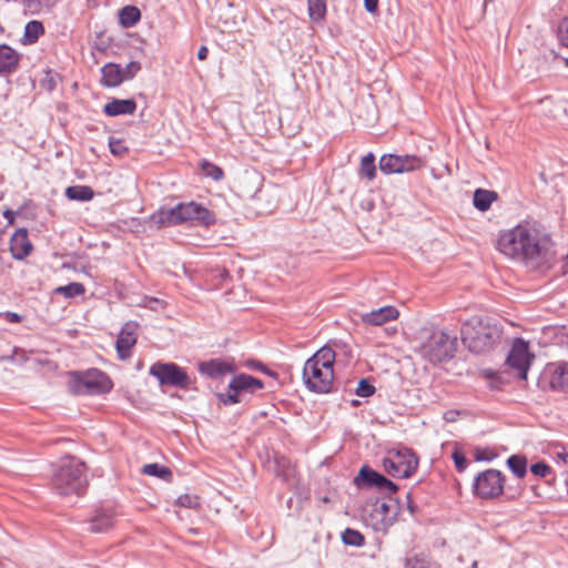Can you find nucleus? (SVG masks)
<instances>
[{"instance_id": "f257e3e1", "label": "nucleus", "mask_w": 568, "mask_h": 568, "mask_svg": "<svg viewBox=\"0 0 568 568\" xmlns=\"http://www.w3.org/2000/svg\"><path fill=\"white\" fill-rule=\"evenodd\" d=\"M552 246L554 244L547 235L540 236L527 224H518L511 230L503 232L498 237V248L503 254L535 266H544L551 262L555 254Z\"/></svg>"}, {"instance_id": "f03ea898", "label": "nucleus", "mask_w": 568, "mask_h": 568, "mask_svg": "<svg viewBox=\"0 0 568 568\" xmlns=\"http://www.w3.org/2000/svg\"><path fill=\"white\" fill-rule=\"evenodd\" d=\"M503 327L490 316L475 315L460 327V339L467 349L476 355H486L499 344Z\"/></svg>"}, {"instance_id": "7ed1b4c3", "label": "nucleus", "mask_w": 568, "mask_h": 568, "mask_svg": "<svg viewBox=\"0 0 568 568\" xmlns=\"http://www.w3.org/2000/svg\"><path fill=\"white\" fill-rule=\"evenodd\" d=\"M51 485L60 496L84 495L88 487L87 465L77 457L63 458L53 471Z\"/></svg>"}, {"instance_id": "20e7f679", "label": "nucleus", "mask_w": 568, "mask_h": 568, "mask_svg": "<svg viewBox=\"0 0 568 568\" xmlns=\"http://www.w3.org/2000/svg\"><path fill=\"white\" fill-rule=\"evenodd\" d=\"M112 388L110 376L98 368L71 373L69 389L73 395H102L110 393Z\"/></svg>"}, {"instance_id": "39448f33", "label": "nucleus", "mask_w": 568, "mask_h": 568, "mask_svg": "<svg viewBox=\"0 0 568 568\" xmlns=\"http://www.w3.org/2000/svg\"><path fill=\"white\" fill-rule=\"evenodd\" d=\"M458 338L445 331L434 332L423 345L424 357L433 365L447 363L455 357Z\"/></svg>"}, {"instance_id": "423d86ee", "label": "nucleus", "mask_w": 568, "mask_h": 568, "mask_svg": "<svg viewBox=\"0 0 568 568\" xmlns=\"http://www.w3.org/2000/svg\"><path fill=\"white\" fill-rule=\"evenodd\" d=\"M384 470L394 478H409L418 467V457L407 447L389 450L383 458Z\"/></svg>"}, {"instance_id": "0eeeda50", "label": "nucleus", "mask_w": 568, "mask_h": 568, "mask_svg": "<svg viewBox=\"0 0 568 568\" xmlns=\"http://www.w3.org/2000/svg\"><path fill=\"white\" fill-rule=\"evenodd\" d=\"M149 374L155 377L161 386H171L180 389H196L195 378L192 379L187 372L175 363L156 362L151 365Z\"/></svg>"}, {"instance_id": "6e6552de", "label": "nucleus", "mask_w": 568, "mask_h": 568, "mask_svg": "<svg viewBox=\"0 0 568 568\" xmlns=\"http://www.w3.org/2000/svg\"><path fill=\"white\" fill-rule=\"evenodd\" d=\"M506 476L498 469L489 468L478 473L473 481V494L485 500L496 499L505 494Z\"/></svg>"}, {"instance_id": "1a4fd4ad", "label": "nucleus", "mask_w": 568, "mask_h": 568, "mask_svg": "<svg viewBox=\"0 0 568 568\" xmlns=\"http://www.w3.org/2000/svg\"><path fill=\"white\" fill-rule=\"evenodd\" d=\"M264 383L262 379L252 375L240 373L230 381L226 393L217 394V398L224 405H234L242 402L245 393L254 394L257 389H262Z\"/></svg>"}, {"instance_id": "9d476101", "label": "nucleus", "mask_w": 568, "mask_h": 568, "mask_svg": "<svg viewBox=\"0 0 568 568\" xmlns=\"http://www.w3.org/2000/svg\"><path fill=\"white\" fill-rule=\"evenodd\" d=\"M302 377L306 388L313 393L327 394L333 390L334 369L323 368L316 362H305Z\"/></svg>"}, {"instance_id": "9b49d317", "label": "nucleus", "mask_w": 568, "mask_h": 568, "mask_svg": "<svg viewBox=\"0 0 568 568\" xmlns=\"http://www.w3.org/2000/svg\"><path fill=\"white\" fill-rule=\"evenodd\" d=\"M176 211H180L181 224L210 227L216 223L215 213L194 201L176 204Z\"/></svg>"}, {"instance_id": "f8f14e48", "label": "nucleus", "mask_w": 568, "mask_h": 568, "mask_svg": "<svg viewBox=\"0 0 568 568\" xmlns=\"http://www.w3.org/2000/svg\"><path fill=\"white\" fill-rule=\"evenodd\" d=\"M425 161L417 155L384 154L381 156L378 168L384 174H400L418 170Z\"/></svg>"}, {"instance_id": "ddd939ff", "label": "nucleus", "mask_w": 568, "mask_h": 568, "mask_svg": "<svg viewBox=\"0 0 568 568\" xmlns=\"http://www.w3.org/2000/svg\"><path fill=\"white\" fill-rule=\"evenodd\" d=\"M353 483L358 489L376 488L382 491L387 490L389 494H395L398 490V486L394 481L368 465H363L359 468Z\"/></svg>"}, {"instance_id": "4468645a", "label": "nucleus", "mask_w": 568, "mask_h": 568, "mask_svg": "<svg viewBox=\"0 0 568 568\" xmlns=\"http://www.w3.org/2000/svg\"><path fill=\"white\" fill-rule=\"evenodd\" d=\"M539 385L554 392L568 393V363H549L544 368Z\"/></svg>"}, {"instance_id": "2eb2a0df", "label": "nucleus", "mask_w": 568, "mask_h": 568, "mask_svg": "<svg viewBox=\"0 0 568 568\" xmlns=\"http://www.w3.org/2000/svg\"><path fill=\"white\" fill-rule=\"evenodd\" d=\"M534 357L535 356L531 353H529L528 343L521 338H518L514 343L506 358V363L513 369L517 371V375L520 379H526L530 363L534 359Z\"/></svg>"}, {"instance_id": "dca6fc26", "label": "nucleus", "mask_w": 568, "mask_h": 568, "mask_svg": "<svg viewBox=\"0 0 568 568\" xmlns=\"http://www.w3.org/2000/svg\"><path fill=\"white\" fill-rule=\"evenodd\" d=\"M199 373L211 379H219L237 369L234 359L211 358L197 364Z\"/></svg>"}, {"instance_id": "f3484780", "label": "nucleus", "mask_w": 568, "mask_h": 568, "mask_svg": "<svg viewBox=\"0 0 568 568\" xmlns=\"http://www.w3.org/2000/svg\"><path fill=\"white\" fill-rule=\"evenodd\" d=\"M136 327L134 322L125 323L115 342L116 353L120 359H128L132 354V347L136 344Z\"/></svg>"}, {"instance_id": "a211bd4d", "label": "nucleus", "mask_w": 568, "mask_h": 568, "mask_svg": "<svg viewBox=\"0 0 568 568\" xmlns=\"http://www.w3.org/2000/svg\"><path fill=\"white\" fill-rule=\"evenodd\" d=\"M33 245L26 227L18 229L10 239V252L14 260L22 261L31 254Z\"/></svg>"}, {"instance_id": "6ab92c4d", "label": "nucleus", "mask_w": 568, "mask_h": 568, "mask_svg": "<svg viewBox=\"0 0 568 568\" xmlns=\"http://www.w3.org/2000/svg\"><path fill=\"white\" fill-rule=\"evenodd\" d=\"M398 316L399 311L388 305L361 314V321L367 325L381 326L389 321L397 320Z\"/></svg>"}, {"instance_id": "aec40b11", "label": "nucleus", "mask_w": 568, "mask_h": 568, "mask_svg": "<svg viewBox=\"0 0 568 568\" xmlns=\"http://www.w3.org/2000/svg\"><path fill=\"white\" fill-rule=\"evenodd\" d=\"M136 101L130 99H112L103 105V113L114 118L120 115H132L136 110Z\"/></svg>"}, {"instance_id": "412c9836", "label": "nucleus", "mask_w": 568, "mask_h": 568, "mask_svg": "<svg viewBox=\"0 0 568 568\" xmlns=\"http://www.w3.org/2000/svg\"><path fill=\"white\" fill-rule=\"evenodd\" d=\"M114 511L111 508H99L89 520V530L92 532H104L109 530L114 523Z\"/></svg>"}, {"instance_id": "4be33fe9", "label": "nucleus", "mask_w": 568, "mask_h": 568, "mask_svg": "<svg viewBox=\"0 0 568 568\" xmlns=\"http://www.w3.org/2000/svg\"><path fill=\"white\" fill-rule=\"evenodd\" d=\"M150 222L156 229L181 225L180 211H176V205L171 209L161 207L150 216Z\"/></svg>"}, {"instance_id": "5701e85b", "label": "nucleus", "mask_w": 568, "mask_h": 568, "mask_svg": "<svg viewBox=\"0 0 568 568\" xmlns=\"http://www.w3.org/2000/svg\"><path fill=\"white\" fill-rule=\"evenodd\" d=\"M20 54L10 45L0 44V74H11L19 68Z\"/></svg>"}, {"instance_id": "b1692460", "label": "nucleus", "mask_w": 568, "mask_h": 568, "mask_svg": "<svg viewBox=\"0 0 568 568\" xmlns=\"http://www.w3.org/2000/svg\"><path fill=\"white\" fill-rule=\"evenodd\" d=\"M124 82L122 67L114 62H108L101 68L100 83L104 88H116Z\"/></svg>"}, {"instance_id": "393cba45", "label": "nucleus", "mask_w": 568, "mask_h": 568, "mask_svg": "<svg viewBox=\"0 0 568 568\" xmlns=\"http://www.w3.org/2000/svg\"><path fill=\"white\" fill-rule=\"evenodd\" d=\"M497 199L498 194L495 191L476 189L473 195V204L478 211L486 212Z\"/></svg>"}, {"instance_id": "a878e982", "label": "nucleus", "mask_w": 568, "mask_h": 568, "mask_svg": "<svg viewBox=\"0 0 568 568\" xmlns=\"http://www.w3.org/2000/svg\"><path fill=\"white\" fill-rule=\"evenodd\" d=\"M336 358V353L332 347L325 345L321 347L316 353H314L308 361H313L321 365L323 368L334 369V363Z\"/></svg>"}, {"instance_id": "bb28decb", "label": "nucleus", "mask_w": 568, "mask_h": 568, "mask_svg": "<svg viewBox=\"0 0 568 568\" xmlns=\"http://www.w3.org/2000/svg\"><path fill=\"white\" fill-rule=\"evenodd\" d=\"M70 201H91L94 197V191L89 185H72L68 186L64 192Z\"/></svg>"}, {"instance_id": "cd10ccee", "label": "nucleus", "mask_w": 568, "mask_h": 568, "mask_svg": "<svg viewBox=\"0 0 568 568\" xmlns=\"http://www.w3.org/2000/svg\"><path fill=\"white\" fill-rule=\"evenodd\" d=\"M141 20V11L135 6H125L119 12V22L122 28H132Z\"/></svg>"}, {"instance_id": "c85d7f7f", "label": "nucleus", "mask_w": 568, "mask_h": 568, "mask_svg": "<svg viewBox=\"0 0 568 568\" xmlns=\"http://www.w3.org/2000/svg\"><path fill=\"white\" fill-rule=\"evenodd\" d=\"M44 33V27L41 21L32 20L29 21L24 27V33L22 43L23 44H33Z\"/></svg>"}, {"instance_id": "c756f323", "label": "nucleus", "mask_w": 568, "mask_h": 568, "mask_svg": "<svg viewBox=\"0 0 568 568\" xmlns=\"http://www.w3.org/2000/svg\"><path fill=\"white\" fill-rule=\"evenodd\" d=\"M376 171L375 155L368 152L361 159L358 175L361 179L373 181L376 178Z\"/></svg>"}, {"instance_id": "7c9ffc66", "label": "nucleus", "mask_w": 568, "mask_h": 568, "mask_svg": "<svg viewBox=\"0 0 568 568\" xmlns=\"http://www.w3.org/2000/svg\"><path fill=\"white\" fill-rule=\"evenodd\" d=\"M506 465L518 478H524L527 475L528 460L524 455H511L507 458Z\"/></svg>"}, {"instance_id": "2f4dec72", "label": "nucleus", "mask_w": 568, "mask_h": 568, "mask_svg": "<svg viewBox=\"0 0 568 568\" xmlns=\"http://www.w3.org/2000/svg\"><path fill=\"white\" fill-rule=\"evenodd\" d=\"M142 473L148 476L158 477L168 483H170L173 478L172 470L169 467L160 465L158 463L144 465L142 468Z\"/></svg>"}, {"instance_id": "473e14b6", "label": "nucleus", "mask_w": 568, "mask_h": 568, "mask_svg": "<svg viewBox=\"0 0 568 568\" xmlns=\"http://www.w3.org/2000/svg\"><path fill=\"white\" fill-rule=\"evenodd\" d=\"M307 10L312 21H324L327 12L326 0H307Z\"/></svg>"}, {"instance_id": "72a5a7b5", "label": "nucleus", "mask_w": 568, "mask_h": 568, "mask_svg": "<svg viewBox=\"0 0 568 568\" xmlns=\"http://www.w3.org/2000/svg\"><path fill=\"white\" fill-rule=\"evenodd\" d=\"M199 168L204 176L214 181H221L224 178L223 169L205 159L199 162Z\"/></svg>"}, {"instance_id": "f704fd0d", "label": "nucleus", "mask_w": 568, "mask_h": 568, "mask_svg": "<svg viewBox=\"0 0 568 568\" xmlns=\"http://www.w3.org/2000/svg\"><path fill=\"white\" fill-rule=\"evenodd\" d=\"M342 541L346 546L362 547L365 545L364 535L354 528H346L341 535Z\"/></svg>"}, {"instance_id": "c9c22d12", "label": "nucleus", "mask_w": 568, "mask_h": 568, "mask_svg": "<svg viewBox=\"0 0 568 568\" xmlns=\"http://www.w3.org/2000/svg\"><path fill=\"white\" fill-rule=\"evenodd\" d=\"M405 568H439V565L432 561L425 554H416L406 558Z\"/></svg>"}, {"instance_id": "e433bc0d", "label": "nucleus", "mask_w": 568, "mask_h": 568, "mask_svg": "<svg viewBox=\"0 0 568 568\" xmlns=\"http://www.w3.org/2000/svg\"><path fill=\"white\" fill-rule=\"evenodd\" d=\"M62 81V75L51 69L44 70V77L40 80V87L51 93L57 89L58 82Z\"/></svg>"}, {"instance_id": "4c0bfd02", "label": "nucleus", "mask_w": 568, "mask_h": 568, "mask_svg": "<svg viewBox=\"0 0 568 568\" xmlns=\"http://www.w3.org/2000/svg\"><path fill=\"white\" fill-rule=\"evenodd\" d=\"M85 292V287L82 283L72 282L64 286L55 288V293L63 295L67 298H72L82 295Z\"/></svg>"}, {"instance_id": "58836bf2", "label": "nucleus", "mask_w": 568, "mask_h": 568, "mask_svg": "<svg viewBox=\"0 0 568 568\" xmlns=\"http://www.w3.org/2000/svg\"><path fill=\"white\" fill-rule=\"evenodd\" d=\"M375 392L376 388L368 378H361L355 389V394L364 398L371 397L372 395L375 394Z\"/></svg>"}, {"instance_id": "ea45409f", "label": "nucleus", "mask_w": 568, "mask_h": 568, "mask_svg": "<svg viewBox=\"0 0 568 568\" xmlns=\"http://www.w3.org/2000/svg\"><path fill=\"white\" fill-rule=\"evenodd\" d=\"M109 148L114 156L123 158L129 153V148L124 144V141L113 136L109 139Z\"/></svg>"}, {"instance_id": "a19ab883", "label": "nucleus", "mask_w": 568, "mask_h": 568, "mask_svg": "<svg viewBox=\"0 0 568 568\" xmlns=\"http://www.w3.org/2000/svg\"><path fill=\"white\" fill-rule=\"evenodd\" d=\"M422 490H423V487H422V483L419 481L406 495L407 509L409 510V513L412 515H414L418 511V506L414 503V498H418Z\"/></svg>"}, {"instance_id": "79ce46f5", "label": "nucleus", "mask_w": 568, "mask_h": 568, "mask_svg": "<svg viewBox=\"0 0 568 568\" xmlns=\"http://www.w3.org/2000/svg\"><path fill=\"white\" fill-rule=\"evenodd\" d=\"M176 504L184 508L196 509L201 506L200 498L196 495L184 494L178 497Z\"/></svg>"}, {"instance_id": "37998d69", "label": "nucleus", "mask_w": 568, "mask_h": 568, "mask_svg": "<svg viewBox=\"0 0 568 568\" xmlns=\"http://www.w3.org/2000/svg\"><path fill=\"white\" fill-rule=\"evenodd\" d=\"M530 471L536 477L546 478L552 474V468L546 462L540 460L530 466Z\"/></svg>"}, {"instance_id": "c03bdc74", "label": "nucleus", "mask_w": 568, "mask_h": 568, "mask_svg": "<svg viewBox=\"0 0 568 568\" xmlns=\"http://www.w3.org/2000/svg\"><path fill=\"white\" fill-rule=\"evenodd\" d=\"M142 65L139 61L129 62L125 68H122V77L124 81L132 80L141 71Z\"/></svg>"}, {"instance_id": "a18cd8bd", "label": "nucleus", "mask_w": 568, "mask_h": 568, "mask_svg": "<svg viewBox=\"0 0 568 568\" xmlns=\"http://www.w3.org/2000/svg\"><path fill=\"white\" fill-rule=\"evenodd\" d=\"M452 458L454 460L456 470L458 473L465 471V469L468 466V459L466 458L465 454L459 448H455V450L452 454Z\"/></svg>"}, {"instance_id": "49530a36", "label": "nucleus", "mask_w": 568, "mask_h": 568, "mask_svg": "<svg viewBox=\"0 0 568 568\" xmlns=\"http://www.w3.org/2000/svg\"><path fill=\"white\" fill-rule=\"evenodd\" d=\"M497 455L493 453L488 448H480L477 447L474 452V457L476 462H490L493 460Z\"/></svg>"}, {"instance_id": "de8ad7c7", "label": "nucleus", "mask_w": 568, "mask_h": 568, "mask_svg": "<svg viewBox=\"0 0 568 568\" xmlns=\"http://www.w3.org/2000/svg\"><path fill=\"white\" fill-rule=\"evenodd\" d=\"M558 38L560 43L568 48V17H565L559 23Z\"/></svg>"}, {"instance_id": "09e8293b", "label": "nucleus", "mask_w": 568, "mask_h": 568, "mask_svg": "<svg viewBox=\"0 0 568 568\" xmlns=\"http://www.w3.org/2000/svg\"><path fill=\"white\" fill-rule=\"evenodd\" d=\"M245 366L248 368L255 369V371H260V372L267 374L272 377H275L277 375L275 372H273L268 367H266L262 362L256 361V359H248L246 362Z\"/></svg>"}, {"instance_id": "8fccbe9b", "label": "nucleus", "mask_w": 568, "mask_h": 568, "mask_svg": "<svg viewBox=\"0 0 568 568\" xmlns=\"http://www.w3.org/2000/svg\"><path fill=\"white\" fill-rule=\"evenodd\" d=\"M389 509H390V506L387 503L376 504L375 508H374V511L376 514L382 515V521L385 525L392 524V519L390 518H388V519L386 518L388 513H389Z\"/></svg>"}, {"instance_id": "3c124183", "label": "nucleus", "mask_w": 568, "mask_h": 568, "mask_svg": "<svg viewBox=\"0 0 568 568\" xmlns=\"http://www.w3.org/2000/svg\"><path fill=\"white\" fill-rule=\"evenodd\" d=\"M23 6L32 13H36L41 8V0H23Z\"/></svg>"}, {"instance_id": "603ef678", "label": "nucleus", "mask_w": 568, "mask_h": 568, "mask_svg": "<svg viewBox=\"0 0 568 568\" xmlns=\"http://www.w3.org/2000/svg\"><path fill=\"white\" fill-rule=\"evenodd\" d=\"M379 0H364V8L368 13H376L378 11Z\"/></svg>"}, {"instance_id": "864d4df0", "label": "nucleus", "mask_w": 568, "mask_h": 568, "mask_svg": "<svg viewBox=\"0 0 568 568\" xmlns=\"http://www.w3.org/2000/svg\"><path fill=\"white\" fill-rule=\"evenodd\" d=\"M19 212H14L10 209H7L3 211L2 215L4 219L8 220V224L9 225H12L14 223V219H16V215L18 214Z\"/></svg>"}, {"instance_id": "5fc2aeb1", "label": "nucleus", "mask_w": 568, "mask_h": 568, "mask_svg": "<svg viewBox=\"0 0 568 568\" xmlns=\"http://www.w3.org/2000/svg\"><path fill=\"white\" fill-rule=\"evenodd\" d=\"M6 317L10 323H20L22 321V316L14 312H7Z\"/></svg>"}, {"instance_id": "6e6d98bb", "label": "nucleus", "mask_w": 568, "mask_h": 568, "mask_svg": "<svg viewBox=\"0 0 568 568\" xmlns=\"http://www.w3.org/2000/svg\"><path fill=\"white\" fill-rule=\"evenodd\" d=\"M207 54H209L207 47L206 45H201L199 51H197V59L201 60V61L206 60Z\"/></svg>"}, {"instance_id": "4d7b16f0", "label": "nucleus", "mask_w": 568, "mask_h": 568, "mask_svg": "<svg viewBox=\"0 0 568 568\" xmlns=\"http://www.w3.org/2000/svg\"><path fill=\"white\" fill-rule=\"evenodd\" d=\"M520 495V489H513V488H508L507 493H506V497L508 499H515L516 497H518Z\"/></svg>"}, {"instance_id": "13d9d810", "label": "nucleus", "mask_w": 568, "mask_h": 568, "mask_svg": "<svg viewBox=\"0 0 568 568\" xmlns=\"http://www.w3.org/2000/svg\"><path fill=\"white\" fill-rule=\"evenodd\" d=\"M484 375L485 377L489 378V379H494V378H497V373L491 371V369H487L484 372Z\"/></svg>"}, {"instance_id": "bf43d9fd", "label": "nucleus", "mask_w": 568, "mask_h": 568, "mask_svg": "<svg viewBox=\"0 0 568 568\" xmlns=\"http://www.w3.org/2000/svg\"><path fill=\"white\" fill-rule=\"evenodd\" d=\"M60 0H41V4L43 3L48 8H52L55 6Z\"/></svg>"}, {"instance_id": "052dcab7", "label": "nucleus", "mask_w": 568, "mask_h": 568, "mask_svg": "<svg viewBox=\"0 0 568 568\" xmlns=\"http://www.w3.org/2000/svg\"><path fill=\"white\" fill-rule=\"evenodd\" d=\"M453 414H457V412H453V410L447 412V413L445 414V418H446V420H448V422H453V420H455V418H454V415H453Z\"/></svg>"}, {"instance_id": "680f3d73", "label": "nucleus", "mask_w": 568, "mask_h": 568, "mask_svg": "<svg viewBox=\"0 0 568 568\" xmlns=\"http://www.w3.org/2000/svg\"><path fill=\"white\" fill-rule=\"evenodd\" d=\"M453 414H457V412H453V410L447 412V413L445 414V418H446V420H448V422H453V420H455V418H454V415H453Z\"/></svg>"}, {"instance_id": "e2e57ef3", "label": "nucleus", "mask_w": 568, "mask_h": 568, "mask_svg": "<svg viewBox=\"0 0 568 568\" xmlns=\"http://www.w3.org/2000/svg\"><path fill=\"white\" fill-rule=\"evenodd\" d=\"M276 463L278 464V466L284 467V465L286 464V459L284 457H281L280 459H276Z\"/></svg>"}, {"instance_id": "0e129e2a", "label": "nucleus", "mask_w": 568, "mask_h": 568, "mask_svg": "<svg viewBox=\"0 0 568 568\" xmlns=\"http://www.w3.org/2000/svg\"><path fill=\"white\" fill-rule=\"evenodd\" d=\"M276 475H277L278 477H282V478H283V480H287V475L285 474V471H284V470L277 471V474H276Z\"/></svg>"}, {"instance_id": "69168bd1", "label": "nucleus", "mask_w": 568, "mask_h": 568, "mask_svg": "<svg viewBox=\"0 0 568 568\" xmlns=\"http://www.w3.org/2000/svg\"><path fill=\"white\" fill-rule=\"evenodd\" d=\"M351 404H352V406H353V407H357V406H359V405H361V402H359V400H357V399H353V400L351 402Z\"/></svg>"}, {"instance_id": "338daca9", "label": "nucleus", "mask_w": 568, "mask_h": 568, "mask_svg": "<svg viewBox=\"0 0 568 568\" xmlns=\"http://www.w3.org/2000/svg\"><path fill=\"white\" fill-rule=\"evenodd\" d=\"M262 194H263V191H262V190H258V191L256 192V194H255V195H256V197H257V199H261V197H262Z\"/></svg>"}, {"instance_id": "774afa93", "label": "nucleus", "mask_w": 568, "mask_h": 568, "mask_svg": "<svg viewBox=\"0 0 568 568\" xmlns=\"http://www.w3.org/2000/svg\"><path fill=\"white\" fill-rule=\"evenodd\" d=\"M566 268H568V254H567V258L565 261V265H564Z\"/></svg>"}]
</instances>
